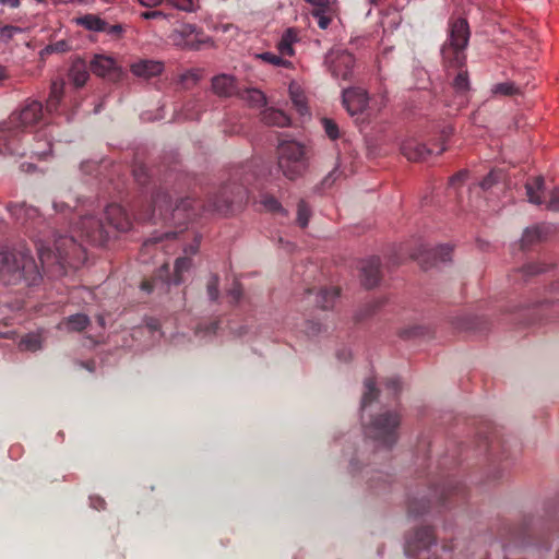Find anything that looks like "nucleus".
Here are the masks:
<instances>
[{"instance_id": "1", "label": "nucleus", "mask_w": 559, "mask_h": 559, "mask_svg": "<svg viewBox=\"0 0 559 559\" xmlns=\"http://www.w3.org/2000/svg\"><path fill=\"white\" fill-rule=\"evenodd\" d=\"M248 179L241 183L229 182L211 197L206 204L194 199H181L173 206L171 197L164 190H158L152 199V204L144 211L139 212L136 217L140 221L180 222L181 219H192L199 214L200 210L216 212L227 215L234 210V205H241L249 198L247 187Z\"/></svg>"}, {"instance_id": "2", "label": "nucleus", "mask_w": 559, "mask_h": 559, "mask_svg": "<svg viewBox=\"0 0 559 559\" xmlns=\"http://www.w3.org/2000/svg\"><path fill=\"white\" fill-rule=\"evenodd\" d=\"M107 224L92 210L80 214V221L73 226V233L86 242L103 247L110 237L111 229L127 231L131 228L132 222L127 212L118 204H109L105 211Z\"/></svg>"}, {"instance_id": "3", "label": "nucleus", "mask_w": 559, "mask_h": 559, "mask_svg": "<svg viewBox=\"0 0 559 559\" xmlns=\"http://www.w3.org/2000/svg\"><path fill=\"white\" fill-rule=\"evenodd\" d=\"M469 26L465 19L459 17L449 23L448 38L441 47L442 63L447 68L460 69L453 81L457 93L469 90L468 73L463 70L466 63V48L469 41Z\"/></svg>"}, {"instance_id": "4", "label": "nucleus", "mask_w": 559, "mask_h": 559, "mask_svg": "<svg viewBox=\"0 0 559 559\" xmlns=\"http://www.w3.org/2000/svg\"><path fill=\"white\" fill-rule=\"evenodd\" d=\"M0 281L7 286L22 287L40 283L41 274L28 249L0 247Z\"/></svg>"}, {"instance_id": "5", "label": "nucleus", "mask_w": 559, "mask_h": 559, "mask_svg": "<svg viewBox=\"0 0 559 559\" xmlns=\"http://www.w3.org/2000/svg\"><path fill=\"white\" fill-rule=\"evenodd\" d=\"M43 115V104L35 99H27L8 121L0 126V143L4 145V151L9 152V155L26 154L22 145L24 130L37 123Z\"/></svg>"}, {"instance_id": "6", "label": "nucleus", "mask_w": 559, "mask_h": 559, "mask_svg": "<svg viewBox=\"0 0 559 559\" xmlns=\"http://www.w3.org/2000/svg\"><path fill=\"white\" fill-rule=\"evenodd\" d=\"M466 496L465 486L453 477L442 478L441 483L432 484L427 493L419 492L411 497L407 502V513L409 516H419L426 513L432 503L442 508H451L454 502L463 500Z\"/></svg>"}, {"instance_id": "7", "label": "nucleus", "mask_w": 559, "mask_h": 559, "mask_svg": "<svg viewBox=\"0 0 559 559\" xmlns=\"http://www.w3.org/2000/svg\"><path fill=\"white\" fill-rule=\"evenodd\" d=\"M37 251L43 267L58 264L62 270H66L67 266L78 269L87 259L85 248L76 241L73 235H60L53 241V249L50 246L41 245Z\"/></svg>"}, {"instance_id": "8", "label": "nucleus", "mask_w": 559, "mask_h": 559, "mask_svg": "<svg viewBox=\"0 0 559 559\" xmlns=\"http://www.w3.org/2000/svg\"><path fill=\"white\" fill-rule=\"evenodd\" d=\"M401 415L397 411L383 409L372 415L364 424L365 433L386 451L391 450L399 440Z\"/></svg>"}, {"instance_id": "9", "label": "nucleus", "mask_w": 559, "mask_h": 559, "mask_svg": "<svg viewBox=\"0 0 559 559\" xmlns=\"http://www.w3.org/2000/svg\"><path fill=\"white\" fill-rule=\"evenodd\" d=\"M277 164L283 175L289 180L300 177L308 167L305 145L295 140H283L277 146Z\"/></svg>"}, {"instance_id": "10", "label": "nucleus", "mask_w": 559, "mask_h": 559, "mask_svg": "<svg viewBox=\"0 0 559 559\" xmlns=\"http://www.w3.org/2000/svg\"><path fill=\"white\" fill-rule=\"evenodd\" d=\"M411 559H440L437 555V538L432 527L423 526L409 533L404 546Z\"/></svg>"}, {"instance_id": "11", "label": "nucleus", "mask_w": 559, "mask_h": 559, "mask_svg": "<svg viewBox=\"0 0 559 559\" xmlns=\"http://www.w3.org/2000/svg\"><path fill=\"white\" fill-rule=\"evenodd\" d=\"M545 182L542 176L535 177L525 183L526 195L528 201L533 204H546L547 210L552 212L559 211V188H555L546 202L544 199Z\"/></svg>"}, {"instance_id": "12", "label": "nucleus", "mask_w": 559, "mask_h": 559, "mask_svg": "<svg viewBox=\"0 0 559 559\" xmlns=\"http://www.w3.org/2000/svg\"><path fill=\"white\" fill-rule=\"evenodd\" d=\"M325 62L334 78H341L344 81L350 79L355 64V58L350 52L341 49L332 50L328 53Z\"/></svg>"}, {"instance_id": "13", "label": "nucleus", "mask_w": 559, "mask_h": 559, "mask_svg": "<svg viewBox=\"0 0 559 559\" xmlns=\"http://www.w3.org/2000/svg\"><path fill=\"white\" fill-rule=\"evenodd\" d=\"M171 39L176 46L189 50H199L203 44L209 41V37L193 24H183L171 34Z\"/></svg>"}, {"instance_id": "14", "label": "nucleus", "mask_w": 559, "mask_h": 559, "mask_svg": "<svg viewBox=\"0 0 559 559\" xmlns=\"http://www.w3.org/2000/svg\"><path fill=\"white\" fill-rule=\"evenodd\" d=\"M452 247L448 245H440L436 248H427L420 246L412 258L417 260L423 269H429L439 262H447L451 260Z\"/></svg>"}, {"instance_id": "15", "label": "nucleus", "mask_w": 559, "mask_h": 559, "mask_svg": "<svg viewBox=\"0 0 559 559\" xmlns=\"http://www.w3.org/2000/svg\"><path fill=\"white\" fill-rule=\"evenodd\" d=\"M76 24L87 31L106 33L114 39L120 38L124 31L121 24L110 25L108 22L95 14H85L78 17Z\"/></svg>"}, {"instance_id": "16", "label": "nucleus", "mask_w": 559, "mask_h": 559, "mask_svg": "<svg viewBox=\"0 0 559 559\" xmlns=\"http://www.w3.org/2000/svg\"><path fill=\"white\" fill-rule=\"evenodd\" d=\"M343 105L352 116L361 112L368 105L366 91L358 87L344 90Z\"/></svg>"}, {"instance_id": "17", "label": "nucleus", "mask_w": 559, "mask_h": 559, "mask_svg": "<svg viewBox=\"0 0 559 559\" xmlns=\"http://www.w3.org/2000/svg\"><path fill=\"white\" fill-rule=\"evenodd\" d=\"M381 261L378 257H371L361 262V281L365 287L372 288L377 286L381 278Z\"/></svg>"}, {"instance_id": "18", "label": "nucleus", "mask_w": 559, "mask_h": 559, "mask_svg": "<svg viewBox=\"0 0 559 559\" xmlns=\"http://www.w3.org/2000/svg\"><path fill=\"white\" fill-rule=\"evenodd\" d=\"M402 154L411 162H425L431 154L432 150L415 139H408L401 145Z\"/></svg>"}, {"instance_id": "19", "label": "nucleus", "mask_w": 559, "mask_h": 559, "mask_svg": "<svg viewBox=\"0 0 559 559\" xmlns=\"http://www.w3.org/2000/svg\"><path fill=\"white\" fill-rule=\"evenodd\" d=\"M550 267V264L532 262L523 265L520 269L514 270L510 274V280L516 284L526 283L530 280L538 276L545 272H547Z\"/></svg>"}, {"instance_id": "20", "label": "nucleus", "mask_w": 559, "mask_h": 559, "mask_svg": "<svg viewBox=\"0 0 559 559\" xmlns=\"http://www.w3.org/2000/svg\"><path fill=\"white\" fill-rule=\"evenodd\" d=\"M200 245V238L194 235L193 242L186 246L183 251L186 253L185 257H180L175 262V274L173 278V283L178 285L181 283V274L190 269L191 266V258L190 255L197 253Z\"/></svg>"}, {"instance_id": "21", "label": "nucleus", "mask_w": 559, "mask_h": 559, "mask_svg": "<svg viewBox=\"0 0 559 559\" xmlns=\"http://www.w3.org/2000/svg\"><path fill=\"white\" fill-rule=\"evenodd\" d=\"M164 66L162 62L153 60H141L131 66V72L144 79H150L162 73Z\"/></svg>"}, {"instance_id": "22", "label": "nucleus", "mask_w": 559, "mask_h": 559, "mask_svg": "<svg viewBox=\"0 0 559 559\" xmlns=\"http://www.w3.org/2000/svg\"><path fill=\"white\" fill-rule=\"evenodd\" d=\"M360 474L362 478H366L368 487L372 490L384 488L391 480V475L389 473L371 469L369 467L364 468Z\"/></svg>"}, {"instance_id": "23", "label": "nucleus", "mask_w": 559, "mask_h": 559, "mask_svg": "<svg viewBox=\"0 0 559 559\" xmlns=\"http://www.w3.org/2000/svg\"><path fill=\"white\" fill-rule=\"evenodd\" d=\"M212 88L215 94L222 97H229L237 91L235 79L226 74L214 76L212 80Z\"/></svg>"}, {"instance_id": "24", "label": "nucleus", "mask_w": 559, "mask_h": 559, "mask_svg": "<svg viewBox=\"0 0 559 559\" xmlns=\"http://www.w3.org/2000/svg\"><path fill=\"white\" fill-rule=\"evenodd\" d=\"M299 41V33L296 28L294 27H289L287 28L280 41L277 43V50L280 52V55L286 57H292L295 55V49H294V44Z\"/></svg>"}, {"instance_id": "25", "label": "nucleus", "mask_w": 559, "mask_h": 559, "mask_svg": "<svg viewBox=\"0 0 559 559\" xmlns=\"http://www.w3.org/2000/svg\"><path fill=\"white\" fill-rule=\"evenodd\" d=\"M549 233V227L544 225H536L530 228H526L523 233L522 239H521V247L522 249H528L533 245L537 243L538 241H542L546 238V236Z\"/></svg>"}, {"instance_id": "26", "label": "nucleus", "mask_w": 559, "mask_h": 559, "mask_svg": "<svg viewBox=\"0 0 559 559\" xmlns=\"http://www.w3.org/2000/svg\"><path fill=\"white\" fill-rule=\"evenodd\" d=\"M35 144L33 145L31 153L38 156L39 158H46L52 148L51 140L48 136L46 129L39 130L34 135Z\"/></svg>"}, {"instance_id": "27", "label": "nucleus", "mask_w": 559, "mask_h": 559, "mask_svg": "<svg viewBox=\"0 0 559 559\" xmlns=\"http://www.w3.org/2000/svg\"><path fill=\"white\" fill-rule=\"evenodd\" d=\"M8 210L23 225L38 216L37 209L25 203H10Z\"/></svg>"}, {"instance_id": "28", "label": "nucleus", "mask_w": 559, "mask_h": 559, "mask_svg": "<svg viewBox=\"0 0 559 559\" xmlns=\"http://www.w3.org/2000/svg\"><path fill=\"white\" fill-rule=\"evenodd\" d=\"M261 120L267 126L286 127L289 124V117L282 110L266 108L261 112Z\"/></svg>"}, {"instance_id": "29", "label": "nucleus", "mask_w": 559, "mask_h": 559, "mask_svg": "<svg viewBox=\"0 0 559 559\" xmlns=\"http://www.w3.org/2000/svg\"><path fill=\"white\" fill-rule=\"evenodd\" d=\"M88 76V69L85 61L80 59L75 60L69 70V78L73 84L76 87H81L86 83Z\"/></svg>"}, {"instance_id": "30", "label": "nucleus", "mask_w": 559, "mask_h": 559, "mask_svg": "<svg viewBox=\"0 0 559 559\" xmlns=\"http://www.w3.org/2000/svg\"><path fill=\"white\" fill-rule=\"evenodd\" d=\"M170 236H176V234L163 233L158 236H154V237L146 239L143 242L141 252H140L142 261L145 263L148 262V259L146 257L155 253V251L157 250L158 246L163 242V240L169 239Z\"/></svg>"}, {"instance_id": "31", "label": "nucleus", "mask_w": 559, "mask_h": 559, "mask_svg": "<svg viewBox=\"0 0 559 559\" xmlns=\"http://www.w3.org/2000/svg\"><path fill=\"white\" fill-rule=\"evenodd\" d=\"M338 296L340 289L337 287L321 288L317 292L316 301L322 310H328L333 307Z\"/></svg>"}, {"instance_id": "32", "label": "nucleus", "mask_w": 559, "mask_h": 559, "mask_svg": "<svg viewBox=\"0 0 559 559\" xmlns=\"http://www.w3.org/2000/svg\"><path fill=\"white\" fill-rule=\"evenodd\" d=\"M115 62L111 58L105 56H95L91 61L90 69L98 76H105L114 69Z\"/></svg>"}, {"instance_id": "33", "label": "nucleus", "mask_w": 559, "mask_h": 559, "mask_svg": "<svg viewBox=\"0 0 559 559\" xmlns=\"http://www.w3.org/2000/svg\"><path fill=\"white\" fill-rule=\"evenodd\" d=\"M68 198H70L71 200L70 201H73L75 203V205L73 206V209L76 211L78 213V222L80 221V214L81 213H84L86 210H92V206H93V203H88L87 205L83 204L81 207L79 206V203H80V200L76 199V200H73L71 198V194H68ZM53 207L57 212H66V210H71L72 209V205L69 201H64V200H60V201H55L53 202Z\"/></svg>"}, {"instance_id": "34", "label": "nucleus", "mask_w": 559, "mask_h": 559, "mask_svg": "<svg viewBox=\"0 0 559 559\" xmlns=\"http://www.w3.org/2000/svg\"><path fill=\"white\" fill-rule=\"evenodd\" d=\"M63 96V86L57 82H52L50 87L49 97L47 99L46 109L51 112L57 110Z\"/></svg>"}, {"instance_id": "35", "label": "nucleus", "mask_w": 559, "mask_h": 559, "mask_svg": "<svg viewBox=\"0 0 559 559\" xmlns=\"http://www.w3.org/2000/svg\"><path fill=\"white\" fill-rule=\"evenodd\" d=\"M365 392L361 400V408L362 411L371 404L379 395V390L376 388V382L372 378L365 380Z\"/></svg>"}, {"instance_id": "36", "label": "nucleus", "mask_w": 559, "mask_h": 559, "mask_svg": "<svg viewBox=\"0 0 559 559\" xmlns=\"http://www.w3.org/2000/svg\"><path fill=\"white\" fill-rule=\"evenodd\" d=\"M64 324L70 331L81 332L90 324V318L83 313H76L67 318Z\"/></svg>"}, {"instance_id": "37", "label": "nucleus", "mask_w": 559, "mask_h": 559, "mask_svg": "<svg viewBox=\"0 0 559 559\" xmlns=\"http://www.w3.org/2000/svg\"><path fill=\"white\" fill-rule=\"evenodd\" d=\"M255 58L275 67L288 69L293 66V63L289 60L284 59V56H277L270 51L258 53Z\"/></svg>"}, {"instance_id": "38", "label": "nucleus", "mask_w": 559, "mask_h": 559, "mask_svg": "<svg viewBox=\"0 0 559 559\" xmlns=\"http://www.w3.org/2000/svg\"><path fill=\"white\" fill-rule=\"evenodd\" d=\"M491 92L495 95L513 96L520 94V88L513 82H502L495 84Z\"/></svg>"}, {"instance_id": "39", "label": "nucleus", "mask_w": 559, "mask_h": 559, "mask_svg": "<svg viewBox=\"0 0 559 559\" xmlns=\"http://www.w3.org/2000/svg\"><path fill=\"white\" fill-rule=\"evenodd\" d=\"M202 78V71L200 69H191L180 75V83L185 88H191Z\"/></svg>"}, {"instance_id": "40", "label": "nucleus", "mask_w": 559, "mask_h": 559, "mask_svg": "<svg viewBox=\"0 0 559 559\" xmlns=\"http://www.w3.org/2000/svg\"><path fill=\"white\" fill-rule=\"evenodd\" d=\"M504 179L502 170H491L480 182V188L486 191L499 185Z\"/></svg>"}, {"instance_id": "41", "label": "nucleus", "mask_w": 559, "mask_h": 559, "mask_svg": "<svg viewBox=\"0 0 559 559\" xmlns=\"http://www.w3.org/2000/svg\"><path fill=\"white\" fill-rule=\"evenodd\" d=\"M20 347L25 350L36 352L41 348V337L38 334H28L20 342Z\"/></svg>"}, {"instance_id": "42", "label": "nucleus", "mask_w": 559, "mask_h": 559, "mask_svg": "<svg viewBox=\"0 0 559 559\" xmlns=\"http://www.w3.org/2000/svg\"><path fill=\"white\" fill-rule=\"evenodd\" d=\"M260 204L263 205V207L269 212L286 213L282 204L278 202V200L271 194H262L260 199Z\"/></svg>"}, {"instance_id": "43", "label": "nucleus", "mask_w": 559, "mask_h": 559, "mask_svg": "<svg viewBox=\"0 0 559 559\" xmlns=\"http://www.w3.org/2000/svg\"><path fill=\"white\" fill-rule=\"evenodd\" d=\"M311 216V211L309 205L305 200H300L297 206V224L301 228H306L308 226L309 219Z\"/></svg>"}, {"instance_id": "44", "label": "nucleus", "mask_w": 559, "mask_h": 559, "mask_svg": "<svg viewBox=\"0 0 559 559\" xmlns=\"http://www.w3.org/2000/svg\"><path fill=\"white\" fill-rule=\"evenodd\" d=\"M483 445L491 455H496L497 451L500 448H503V444L496 432H491L490 436H486Z\"/></svg>"}, {"instance_id": "45", "label": "nucleus", "mask_w": 559, "mask_h": 559, "mask_svg": "<svg viewBox=\"0 0 559 559\" xmlns=\"http://www.w3.org/2000/svg\"><path fill=\"white\" fill-rule=\"evenodd\" d=\"M218 284H219L218 275L212 274L206 283V292H207L209 298L212 301H216L219 297Z\"/></svg>"}, {"instance_id": "46", "label": "nucleus", "mask_w": 559, "mask_h": 559, "mask_svg": "<svg viewBox=\"0 0 559 559\" xmlns=\"http://www.w3.org/2000/svg\"><path fill=\"white\" fill-rule=\"evenodd\" d=\"M289 92H290L292 100H293L294 105L296 106L298 112L300 115L307 114L308 108H307L305 96L301 93L294 91L293 87H290Z\"/></svg>"}, {"instance_id": "47", "label": "nucleus", "mask_w": 559, "mask_h": 559, "mask_svg": "<svg viewBox=\"0 0 559 559\" xmlns=\"http://www.w3.org/2000/svg\"><path fill=\"white\" fill-rule=\"evenodd\" d=\"M166 4L186 12H192L195 9L194 0H165Z\"/></svg>"}, {"instance_id": "48", "label": "nucleus", "mask_w": 559, "mask_h": 559, "mask_svg": "<svg viewBox=\"0 0 559 559\" xmlns=\"http://www.w3.org/2000/svg\"><path fill=\"white\" fill-rule=\"evenodd\" d=\"M322 126L324 128V131L326 133V135L331 139V140H336L338 139L340 136V131H338V127L337 124L335 123V121H333L332 119H329V118H323L322 119Z\"/></svg>"}, {"instance_id": "49", "label": "nucleus", "mask_w": 559, "mask_h": 559, "mask_svg": "<svg viewBox=\"0 0 559 559\" xmlns=\"http://www.w3.org/2000/svg\"><path fill=\"white\" fill-rule=\"evenodd\" d=\"M248 100L251 103L252 106L261 107L266 104V98L264 94L259 90H249L247 92Z\"/></svg>"}, {"instance_id": "50", "label": "nucleus", "mask_w": 559, "mask_h": 559, "mask_svg": "<svg viewBox=\"0 0 559 559\" xmlns=\"http://www.w3.org/2000/svg\"><path fill=\"white\" fill-rule=\"evenodd\" d=\"M383 384L388 390L389 394L392 395L393 397H396L402 390V385L397 377H391L385 379Z\"/></svg>"}, {"instance_id": "51", "label": "nucleus", "mask_w": 559, "mask_h": 559, "mask_svg": "<svg viewBox=\"0 0 559 559\" xmlns=\"http://www.w3.org/2000/svg\"><path fill=\"white\" fill-rule=\"evenodd\" d=\"M328 10H313L312 15L317 20L321 29H326L331 24V17L326 14Z\"/></svg>"}, {"instance_id": "52", "label": "nucleus", "mask_w": 559, "mask_h": 559, "mask_svg": "<svg viewBox=\"0 0 559 559\" xmlns=\"http://www.w3.org/2000/svg\"><path fill=\"white\" fill-rule=\"evenodd\" d=\"M453 128L451 126H444L440 131L441 146L437 154H442L447 148L444 146L445 141L453 134Z\"/></svg>"}, {"instance_id": "53", "label": "nucleus", "mask_w": 559, "mask_h": 559, "mask_svg": "<svg viewBox=\"0 0 559 559\" xmlns=\"http://www.w3.org/2000/svg\"><path fill=\"white\" fill-rule=\"evenodd\" d=\"M543 306L549 308L550 317L559 318V299L543 301Z\"/></svg>"}, {"instance_id": "54", "label": "nucleus", "mask_w": 559, "mask_h": 559, "mask_svg": "<svg viewBox=\"0 0 559 559\" xmlns=\"http://www.w3.org/2000/svg\"><path fill=\"white\" fill-rule=\"evenodd\" d=\"M467 175L468 174L466 170H461V171L456 173L455 175H453L450 178V186L456 187V186L463 183L466 180Z\"/></svg>"}, {"instance_id": "55", "label": "nucleus", "mask_w": 559, "mask_h": 559, "mask_svg": "<svg viewBox=\"0 0 559 559\" xmlns=\"http://www.w3.org/2000/svg\"><path fill=\"white\" fill-rule=\"evenodd\" d=\"M337 169H333L332 171H330L322 180L321 185L323 188H330L336 180L337 178Z\"/></svg>"}, {"instance_id": "56", "label": "nucleus", "mask_w": 559, "mask_h": 559, "mask_svg": "<svg viewBox=\"0 0 559 559\" xmlns=\"http://www.w3.org/2000/svg\"><path fill=\"white\" fill-rule=\"evenodd\" d=\"M306 2L316 7L314 10H329L330 1L329 0H305Z\"/></svg>"}, {"instance_id": "57", "label": "nucleus", "mask_w": 559, "mask_h": 559, "mask_svg": "<svg viewBox=\"0 0 559 559\" xmlns=\"http://www.w3.org/2000/svg\"><path fill=\"white\" fill-rule=\"evenodd\" d=\"M242 295V289L240 284L235 283L233 288L229 290V296L233 298L234 301H239Z\"/></svg>"}, {"instance_id": "58", "label": "nucleus", "mask_w": 559, "mask_h": 559, "mask_svg": "<svg viewBox=\"0 0 559 559\" xmlns=\"http://www.w3.org/2000/svg\"><path fill=\"white\" fill-rule=\"evenodd\" d=\"M421 333V328L419 326H413L411 329H407V330H403L401 332V336L402 337H405V338H408V337H412V336H417Z\"/></svg>"}, {"instance_id": "59", "label": "nucleus", "mask_w": 559, "mask_h": 559, "mask_svg": "<svg viewBox=\"0 0 559 559\" xmlns=\"http://www.w3.org/2000/svg\"><path fill=\"white\" fill-rule=\"evenodd\" d=\"M156 280L153 278V280H144L142 283H141V289L146 292V293H152L154 290V287L156 285Z\"/></svg>"}, {"instance_id": "60", "label": "nucleus", "mask_w": 559, "mask_h": 559, "mask_svg": "<svg viewBox=\"0 0 559 559\" xmlns=\"http://www.w3.org/2000/svg\"><path fill=\"white\" fill-rule=\"evenodd\" d=\"M141 16L145 20H152V19H157V17H164L165 15L162 11L154 10V11H145L141 14Z\"/></svg>"}, {"instance_id": "61", "label": "nucleus", "mask_w": 559, "mask_h": 559, "mask_svg": "<svg viewBox=\"0 0 559 559\" xmlns=\"http://www.w3.org/2000/svg\"><path fill=\"white\" fill-rule=\"evenodd\" d=\"M134 176H135V179L140 182V183H144L145 182V179H146V170L144 167H138L134 169Z\"/></svg>"}, {"instance_id": "62", "label": "nucleus", "mask_w": 559, "mask_h": 559, "mask_svg": "<svg viewBox=\"0 0 559 559\" xmlns=\"http://www.w3.org/2000/svg\"><path fill=\"white\" fill-rule=\"evenodd\" d=\"M96 167H97V164L94 162H84L81 164L82 171H84L86 174H91Z\"/></svg>"}, {"instance_id": "63", "label": "nucleus", "mask_w": 559, "mask_h": 559, "mask_svg": "<svg viewBox=\"0 0 559 559\" xmlns=\"http://www.w3.org/2000/svg\"><path fill=\"white\" fill-rule=\"evenodd\" d=\"M80 366L85 368L86 370H88L90 372H94L95 371V368H96V364L94 360H88V361H82L80 362Z\"/></svg>"}, {"instance_id": "64", "label": "nucleus", "mask_w": 559, "mask_h": 559, "mask_svg": "<svg viewBox=\"0 0 559 559\" xmlns=\"http://www.w3.org/2000/svg\"><path fill=\"white\" fill-rule=\"evenodd\" d=\"M0 2L13 9L20 5V0H0Z\"/></svg>"}]
</instances>
